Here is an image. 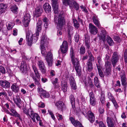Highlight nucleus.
Instances as JSON below:
<instances>
[{"instance_id":"1","label":"nucleus","mask_w":127,"mask_h":127,"mask_svg":"<svg viewBox=\"0 0 127 127\" xmlns=\"http://www.w3.org/2000/svg\"><path fill=\"white\" fill-rule=\"evenodd\" d=\"M48 39L45 36L43 35L41 37L40 46L41 53L43 56L45 57V59L49 66L52 65V54L50 52L47 53L45 48V44H48Z\"/></svg>"},{"instance_id":"2","label":"nucleus","mask_w":127,"mask_h":127,"mask_svg":"<svg viewBox=\"0 0 127 127\" xmlns=\"http://www.w3.org/2000/svg\"><path fill=\"white\" fill-rule=\"evenodd\" d=\"M32 67L34 72V74L32 72L30 74V76L32 77L34 81L36 84L39 87H40L41 85L38 79H39L40 78V75L38 70V69L36 66L33 64L32 65Z\"/></svg>"},{"instance_id":"3","label":"nucleus","mask_w":127,"mask_h":127,"mask_svg":"<svg viewBox=\"0 0 127 127\" xmlns=\"http://www.w3.org/2000/svg\"><path fill=\"white\" fill-rule=\"evenodd\" d=\"M30 34L29 33L26 34V37L27 39V44L29 46H31L32 43H35L36 42L38 38L39 34L35 33L32 35L29 38Z\"/></svg>"},{"instance_id":"4","label":"nucleus","mask_w":127,"mask_h":127,"mask_svg":"<svg viewBox=\"0 0 127 127\" xmlns=\"http://www.w3.org/2000/svg\"><path fill=\"white\" fill-rule=\"evenodd\" d=\"M57 21L58 28L59 30H61L65 22V19L63 11H61L60 13Z\"/></svg>"},{"instance_id":"5","label":"nucleus","mask_w":127,"mask_h":127,"mask_svg":"<svg viewBox=\"0 0 127 127\" xmlns=\"http://www.w3.org/2000/svg\"><path fill=\"white\" fill-rule=\"evenodd\" d=\"M81 111L83 114L88 119L91 123H93L94 122L95 120V117L93 113L91 111L89 110L88 111L85 108H82Z\"/></svg>"},{"instance_id":"6","label":"nucleus","mask_w":127,"mask_h":127,"mask_svg":"<svg viewBox=\"0 0 127 127\" xmlns=\"http://www.w3.org/2000/svg\"><path fill=\"white\" fill-rule=\"evenodd\" d=\"M120 56L116 52H114L112 55L111 62L113 67H115L119 59Z\"/></svg>"},{"instance_id":"7","label":"nucleus","mask_w":127,"mask_h":127,"mask_svg":"<svg viewBox=\"0 0 127 127\" xmlns=\"http://www.w3.org/2000/svg\"><path fill=\"white\" fill-rule=\"evenodd\" d=\"M13 100L15 103L20 108L23 106V102L21 101L19 95H17L13 97Z\"/></svg>"},{"instance_id":"8","label":"nucleus","mask_w":127,"mask_h":127,"mask_svg":"<svg viewBox=\"0 0 127 127\" xmlns=\"http://www.w3.org/2000/svg\"><path fill=\"white\" fill-rule=\"evenodd\" d=\"M31 15L29 13H26L23 17V23L25 27H27L30 21Z\"/></svg>"},{"instance_id":"9","label":"nucleus","mask_w":127,"mask_h":127,"mask_svg":"<svg viewBox=\"0 0 127 127\" xmlns=\"http://www.w3.org/2000/svg\"><path fill=\"white\" fill-rule=\"evenodd\" d=\"M74 65L75 69L78 75L81 76V70L79 60L74 62V63L72 64Z\"/></svg>"},{"instance_id":"10","label":"nucleus","mask_w":127,"mask_h":127,"mask_svg":"<svg viewBox=\"0 0 127 127\" xmlns=\"http://www.w3.org/2000/svg\"><path fill=\"white\" fill-rule=\"evenodd\" d=\"M55 105L58 110H60L62 111L65 110L66 108L64 103L61 101H58L55 103Z\"/></svg>"},{"instance_id":"11","label":"nucleus","mask_w":127,"mask_h":127,"mask_svg":"<svg viewBox=\"0 0 127 127\" xmlns=\"http://www.w3.org/2000/svg\"><path fill=\"white\" fill-rule=\"evenodd\" d=\"M60 49L61 52L63 54L65 53L68 49V44L67 42L64 41L62 45L60 46Z\"/></svg>"},{"instance_id":"12","label":"nucleus","mask_w":127,"mask_h":127,"mask_svg":"<svg viewBox=\"0 0 127 127\" xmlns=\"http://www.w3.org/2000/svg\"><path fill=\"white\" fill-rule=\"evenodd\" d=\"M89 95L90 103L92 106H94L96 104V101L93 92H91L89 93Z\"/></svg>"},{"instance_id":"13","label":"nucleus","mask_w":127,"mask_h":127,"mask_svg":"<svg viewBox=\"0 0 127 127\" xmlns=\"http://www.w3.org/2000/svg\"><path fill=\"white\" fill-rule=\"evenodd\" d=\"M38 65L39 69L42 74H44L46 72V69L44 64L42 61L38 62Z\"/></svg>"},{"instance_id":"14","label":"nucleus","mask_w":127,"mask_h":127,"mask_svg":"<svg viewBox=\"0 0 127 127\" xmlns=\"http://www.w3.org/2000/svg\"><path fill=\"white\" fill-rule=\"evenodd\" d=\"M120 77L122 85L123 86L127 85V79L126 73L124 71L122 72L121 73Z\"/></svg>"},{"instance_id":"15","label":"nucleus","mask_w":127,"mask_h":127,"mask_svg":"<svg viewBox=\"0 0 127 127\" xmlns=\"http://www.w3.org/2000/svg\"><path fill=\"white\" fill-rule=\"evenodd\" d=\"M27 65L26 62L25 61H22L20 65V69L22 71V73L24 74L26 73L28 70V69L27 68Z\"/></svg>"},{"instance_id":"16","label":"nucleus","mask_w":127,"mask_h":127,"mask_svg":"<svg viewBox=\"0 0 127 127\" xmlns=\"http://www.w3.org/2000/svg\"><path fill=\"white\" fill-rule=\"evenodd\" d=\"M89 32L93 34H96L98 30L96 27L92 24H89Z\"/></svg>"},{"instance_id":"17","label":"nucleus","mask_w":127,"mask_h":127,"mask_svg":"<svg viewBox=\"0 0 127 127\" xmlns=\"http://www.w3.org/2000/svg\"><path fill=\"white\" fill-rule=\"evenodd\" d=\"M42 12V9L41 6H37L35 9L34 14V16L36 17H38L41 15Z\"/></svg>"},{"instance_id":"18","label":"nucleus","mask_w":127,"mask_h":127,"mask_svg":"<svg viewBox=\"0 0 127 127\" xmlns=\"http://www.w3.org/2000/svg\"><path fill=\"white\" fill-rule=\"evenodd\" d=\"M0 86L5 89L7 88L10 87V83L6 80H0Z\"/></svg>"},{"instance_id":"19","label":"nucleus","mask_w":127,"mask_h":127,"mask_svg":"<svg viewBox=\"0 0 127 127\" xmlns=\"http://www.w3.org/2000/svg\"><path fill=\"white\" fill-rule=\"evenodd\" d=\"M75 52L73 48L71 47L70 50V56L71 58V61L72 64L74 63V62L79 60L77 58L75 59Z\"/></svg>"},{"instance_id":"20","label":"nucleus","mask_w":127,"mask_h":127,"mask_svg":"<svg viewBox=\"0 0 127 127\" xmlns=\"http://www.w3.org/2000/svg\"><path fill=\"white\" fill-rule=\"evenodd\" d=\"M101 33L99 36V39L102 40L104 41H105L106 32L105 30L103 28H101Z\"/></svg>"},{"instance_id":"21","label":"nucleus","mask_w":127,"mask_h":127,"mask_svg":"<svg viewBox=\"0 0 127 127\" xmlns=\"http://www.w3.org/2000/svg\"><path fill=\"white\" fill-rule=\"evenodd\" d=\"M70 83L72 88L74 90L76 89L77 87L74 79L72 76H71L70 78Z\"/></svg>"},{"instance_id":"22","label":"nucleus","mask_w":127,"mask_h":127,"mask_svg":"<svg viewBox=\"0 0 127 127\" xmlns=\"http://www.w3.org/2000/svg\"><path fill=\"white\" fill-rule=\"evenodd\" d=\"M12 91L15 93H18L19 91V87L15 83L13 84L11 87Z\"/></svg>"},{"instance_id":"23","label":"nucleus","mask_w":127,"mask_h":127,"mask_svg":"<svg viewBox=\"0 0 127 127\" xmlns=\"http://www.w3.org/2000/svg\"><path fill=\"white\" fill-rule=\"evenodd\" d=\"M43 7L46 13L50 12L51 10V6L47 3H45L43 5Z\"/></svg>"},{"instance_id":"24","label":"nucleus","mask_w":127,"mask_h":127,"mask_svg":"<svg viewBox=\"0 0 127 127\" xmlns=\"http://www.w3.org/2000/svg\"><path fill=\"white\" fill-rule=\"evenodd\" d=\"M69 119L72 124L75 127L80 125V123L77 120H75L73 117H70Z\"/></svg>"},{"instance_id":"25","label":"nucleus","mask_w":127,"mask_h":127,"mask_svg":"<svg viewBox=\"0 0 127 127\" xmlns=\"http://www.w3.org/2000/svg\"><path fill=\"white\" fill-rule=\"evenodd\" d=\"M42 24V21L40 20H38L36 24L35 33L39 34V32L41 30Z\"/></svg>"},{"instance_id":"26","label":"nucleus","mask_w":127,"mask_h":127,"mask_svg":"<svg viewBox=\"0 0 127 127\" xmlns=\"http://www.w3.org/2000/svg\"><path fill=\"white\" fill-rule=\"evenodd\" d=\"M69 99L71 104L72 105V108L75 110L76 109L75 103V100L74 96L72 94L71 95L69 96Z\"/></svg>"},{"instance_id":"27","label":"nucleus","mask_w":127,"mask_h":127,"mask_svg":"<svg viewBox=\"0 0 127 127\" xmlns=\"http://www.w3.org/2000/svg\"><path fill=\"white\" fill-rule=\"evenodd\" d=\"M30 117L33 122H35L36 121L35 118L37 120H40V117L37 114L34 113V112L33 113H32L31 115H30Z\"/></svg>"},{"instance_id":"28","label":"nucleus","mask_w":127,"mask_h":127,"mask_svg":"<svg viewBox=\"0 0 127 127\" xmlns=\"http://www.w3.org/2000/svg\"><path fill=\"white\" fill-rule=\"evenodd\" d=\"M93 20L94 23L95 25L99 28H101V26L100 23L97 17L95 16H94L93 17Z\"/></svg>"},{"instance_id":"29","label":"nucleus","mask_w":127,"mask_h":127,"mask_svg":"<svg viewBox=\"0 0 127 127\" xmlns=\"http://www.w3.org/2000/svg\"><path fill=\"white\" fill-rule=\"evenodd\" d=\"M62 89L64 92H66L67 90V86L66 82L62 81L61 83Z\"/></svg>"},{"instance_id":"30","label":"nucleus","mask_w":127,"mask_h":127,"mask_svg":"<svg viewBox=\"0 0 127 127\" xmlns=\"http://www.w3.org/2000/svg\"><path fill=\"white\" fill-rule=\"evenodd\" d=\"M71 5L72 6V7H70L71 8H72L74 7L76 10H78L79 8L78 4L73 0H71Z\"/></svg>"},{"instance_id":"31","label":"nucleus","mask_w":127,"mask_h":127,"mask_svg":"<svg viewBox=\"0 0 127 127\" xmlns=\"http://www.w3.org/2000/svg\"><path fill=\"white\" fill-rule=\"evenodd\" d=\"M7 7L6 4L4 3L0 4V14L3 13L5 11Z\"/></svg>"},{"instance_id":"32","label":"nucleus","mask_w":127,"mask_h":127,"mask_svg":"<svg viewBox=\"0 0 127 127\" xmlns=\"http://www.w3.org/2000/svg\"><path fill=\"white\" fill-rule=\"evenodd\" d=\"M54 13L55 14H58L59 12V10L58 9V4H52Z\"/></svg>"},{"instance_id":"33","label":"nucleus","mask_w":127,"mask_h":127,"mask_svg":"<svg viewBox=\"0 0 127 127\" xmlns=\"http://www.w3.org/2000/svg\"><path fill=\"white\" fill-rule=\"evenodd\" d=\"M87 64V68L88 71L89 72L91 71L93 69L92 62L88 61Z\"/></svg>"},{"instance_id":"34","label":"nucleus","mask_w":127,"mask_h":127,"mask_svg":"<svg viewBox=\"0 0 127 127\" xmlns=\"http://www.w3.org/2000/svg\"><path fill=\"white\" fill-rule=\"evenodd\" d=\"M94 81L95 85L98 88H100V84L99 83L98 78L96 77H95L94 79Z\"/></svg>"},{"instance_id":"35","label":"nucleus","mask_w":127,"mask_h":127,"mask_svg":"<svg viewBox=\"0 0 127 127\" xmlns=\"http://www.w3.org/2000/svg\"><path fill=\"white\" fill-rule=\"evenodd\" d=\"M11 11L14 13H17L18 11V7L15 5L12 6L10 8Z\"/></svg>"},{"instance_id":"36","label":"nucleus","mask_w":127,"mask_h":127,"mask_svg":"<svg viewBox=\"0 0 127 127\" xmlns=\"http://www.w3.org/2000/svg\"><path fill=\"white\" fill-rule=\"evenodd\" d=\"M107 41L110 46L113 45L114 42L112 38L109 36H108L106 38Z\"/></svg>"},{"instance_id":"37","label":"nucleus","mask_w":127,"mask_h":127,"mask_svg":"<svg viewBox=\"0 0 127 127\" xmlns=\"http://www.w3.org/2000/svg\"><path fill=\"white\" fill-rule=\"evenodd\" d=\"M62 1L64 5L65 6L69 5L70 7H72L71 5V1H70V0H62Z\"/></svg>"},{"instance_id":"38","label":"nucleus","mask_w":127,"mask_h":127,"mask_svg":"<svg viewBox=\"0 0 127 127\" xmlns=\"http://www.w3.org/2000/svg\"><path fill=\"white\" fill-rule=\"evenodd\" d=\"M96 66L98 70V73L100 77H102L104 76L103 72H102L101 70L100 69V66H99V65L98 64H96Z\"/></svg>"},{"instance_id":"39","label":"nucleus","mask_w":127,"mask_h":127,"mask_svg":"<svg viewBox=\"0 0 127 127\" xmlns=\"http://www.w3.org/2000/svg\"><path fill=\"white\" fill-rule=\"evenodd\" d=\"M73 23L74 26L76 29H78L79 28L80 25L78 21L76 19H73Z\"/></svg>"},{"instance_id":"40","label":"nucleus","mask_w":127,"mask_h":127,"mask_svg":"<svg viewBox=\"0 0 127 127\" xmlns=\"http://www.w3.org/2000/svg\"><path fill=\"white\" fill-rule=\"evenodd\" d=\"M41 95L44 97L48 98L50 96L49 93L45 91L43 92V93L41 94Z\"/></svg>"},{"instance_id":"41","label":"nucleus","mask_w":127,"mask_h":127,"mask_svg":"<svg viewBox=\"0 0 127 127\" xmlns=\"http://www.w3.org/2000/svg\"><path fill=\"white\" fill-rule=\"evenodd\" d=\"M110 68H106V70L104 72V74L106 76H108L111 74Z\"/></svg>"},{"instance_id":"42","label":"nucleus","mask_w":127,"mask_h":127,"mask_svg":"<svg viewBox=\"0 0 127 127\" xmlns=\"http://www.w3.org/2000/svg\"><path fill=\"white\" fill-rule=\"evenodd\" d=\"M86 50L84 47L81 46L80 49V53L81 54H84L85 53Z\"/></svg>"},{"instance_id":"43","label":"nucleus","mask_w":127,"mask_h":127,"mask_svg":"<svg viewBox=\"0 0 127 127\" xmlns=\"http://www.w3.org/2000/svg\"><path fill=\"white\" fill-rule=\"evenodd\" d=\"M58 79L57 78H56L52 82V83L54 85L55 87V88H57L58 86Z\"/></svg>"},{"instance_id":"44","label":"nucleus","mask_w":127,"mask_h":127,"mask_svg":"<svg viewBox=\"0 0 127 127\" xmlns=\"http://www.w3.org/2000/svg\"><path fill=\"white\" fill-rule=\"evenodd\" d=\"M14 25V24H13L12 22L9 23L8 25H7V28L8 30H10L11 29Z\"/></svg>"},{"instance_id":"45","label":"nucleus","mask_w":127,"mask_h":127,"mask_svg":"<svg viewBox=\"0 0 127 127\" xmlns=\"http://www.w3.org/2000/svg\"><path fill=\"white\" fill-rule=\"evenodd\" d=\"M67 27L68 29L67 31L68 34H70V32H72L73 30V27H72L69 25H67Z\"/></svg>"},{"instance_id":"46","label":"nucleus","mask_w":127,"mask_h":127,"mask_svg":"<svg viewBox=\"0 0 127 127\" xmlns=\"http://www.w3.org/2000/svg\"><path fill=\"white\" fill-rule=\"evenodd\" d=\"M105 65L106 68H110L111 62L110 61H107L105 62Z\"/></svg>"},{"instance_id":"47","label":"nucleus","mask_w":127,"mask_h":127,"mask_svg":"<svg viewBox=\"0 0 127 127\" xmlns=\"http://www.w3.org/2000/svg\"><path fill=\"white\" fill-rule=\"evenodd\" d=\"M10 110L11 112L13 113L12 115H11V116H13L15 117L16 115H18V113L17 112L14 110L13 108H11Z\"/></svg>"},{"instance_id":"48","label":"nucleus","mask_w":127,"mask_h":127,"mask_svg":"<svg viewBox=\"0 0 127 127\" xmlns=\"http://www.w3.org/2000/svg\"><path fill=\"white\" fill-rule=\"evenodd\" d=\"M0 71L3 74H5L6 70L4 67L2 66H0Z\"/></svg>"},{"instance_id":"49","label":"nucleus","mask_w":127,"mask_h":127,"mask_svg":"<svg viewBox=\"0 0 127 127\" xmlns=\"http://www.w3.org/2000/svg\"><path fill=\"white\" fill-rule=\"evenodd\" d=\"M37 91L39 94H41L43 93V92L45 91V90L40 87H39L37 88Z\"/></svg>"},{"instance_id":"50","label":"nucleus","mask_w":127,"mask_h":127,"mask_svg":"<svg viewBox=\"0 0 127 127\" xmlns=\"http://www.w3.org/2000/svg\"><path fill=\"white\" fill-rule=\"evenodd\" d=\"M74 39L76 42L77 43L78 42L79 39V36L78 34L76 33L75 35Z\"/></svg>"},{"instance_id":"51","label":"nucleus","mask_w":127,"mask_h":127,"mask_svg":"<svg viewBox=\"0 0 127 127\" xmlns=\"http://www.w3.org/2000/svg\"><path fill=\"white\" fill-rule=\"evenodd\" d=\"M107 122L108 124H112V121L110 117H108L107 118Z\"/></svg>"},{"instance_id":"52","label":"nucleus","mask_w":127,"mask_h":127,"mask_svg":"<svg viewBox=\"0 0 127 127\" xmlns=\"http://www.w3.org/2000/svg\"><path fill=\"white\" fill-rule=\"evenodd\" d=\"M42 20L45 23L44 24L45 26H47L48 23V19H47L45 17Z\"/></svg>"},{"instance_id":"53","label":"nucleus","mask_w":127,"mask_h":127,"mask_svg":"<svg viewBox=\"0 0 127 127\" xmlns=\"http://www.w3.org/2000/svg\"><path fill=\"white\" fill-rule=\"evenodd\" d=\"M56 115L58 118L59 120H62L63 118L62 115H60L59 113H57L56 114Z\"/></svg>"},{"instance_id":"54","label":"nucleus","mask_w":127,"mask_h":127,"mask_svg":"<svg viewBox=\"0 0 127 127\" xmlns=\"http://www.w3.org/2000/svg\"><path fill=\"white\" fill-rule=\"evenodd\" d=\"M108 97L111 100L114 98V97L113 96L112 94L110 92H108Z\"/></svg>"},{"instance_id":"55","label":"nucleus","mask_w":127,"mask_h":127,"mask_svg":"<svg viewBox=\"0 0 127 127\" xmlns=\"http://www.w3.org/2000/svg\"><path fill=\"white\" fill-rule=\"evenodd\" d=\"M33 111L31 109H28V111L27 115H29L30 117V115H31L32 113H33Z\"/></svg>"},{"instance_id":"56","label":"nucleus","mask_w":127,"mask_h":127,"mask_svg":"<svg viewBox=\"0 0 127 127\" xmlns=\"http://www.w3.org/2000/svg\"><path fill=\"white\" fill-rule=\"evenodd\" d=\"M113 103L114 106L116 107H117L118 105L116 100H115V98L111 100Z\"/></svg>"},{"instance_id":"57","label":"nucleus","mask_w":127,"mask_h":127,"mask_svg":"<svg viewBox=\"0 0 127 127\" xmlns=\"http://www.w3.org/2000/svg\"><path fill=\"white\" fill-rule=\"evenodd\" d=\"M97 62L99 64H97L98 65H99V66H100V64L101 63V58L100 56H98L97 57Z\"/></svg>"},{"instance_id":"58","label":"nucleus","mask_w":127,"mask_h":127,"mask_svg":"<svg viewBox=\"0 0 127 127\" xmlns=\"http://www.w3.org/2000/svg\"><path fill=\"white\" fill-rule=\"evenodd\" d=\"M99 127H106L105 125L102 121H100L99 122Z\"/></svg>"},{"instance_id":"59","label":"nucleus","mask_w":127,"mask_h":127,"mask_svg":"<svg viewBox=\"0 0 127 127\" xmlns=\"http://www.w3.org/2000/svg\"><path fill=\"white\" fill-rule=\"evenodd\" d=\"M99 111L101 114H103L104 112V110L103 108L102 107H100L99 109Z\"/></svg>"},{"instance_id":"60","label":"nucleus","mask_w":127,"mask_h":127,"mask_svg":"<svg viewBox=\"0 0 127 127\" xmlns=\"http://www.w3.org/2000/svg\"><path fill=\"white\" fill-rule=\"evenodd\" d=\"M85 45L88 49V50H89V49L91 48L90 47V46L89 44V43L88 42V41H86L85 42Z\"/></svg>"},{"instance_id":"61","label":"nucleus","mask_w":127,"mask_h":127,"mask_svg":"<svg viewBox=\"0 0 127 127\" xmlns=\"http://www.w3.org/2000/svg\"><path fill=\"white\" fill-rule=\"evenodd\" d=\"M114 40L118 42H120L121 41L120 38L118 36H116L114 37Z\"/></svg>"},{"instance_id":"62","label":"nucleus","mask_w":127,"mask_h":127,"mask_svg":"<svg viewBox=\"0 0 127 127\" xmlns=\"http://www.w3.org/2000/svg\"><path fill=\"white\" fill-rule=\"evenodd\" d=\"M90 58L89 59L88 61V62H94V57L93 56L89 57Z\"/></svg>"},{"instance_id":"63","label":"nucleus","mask_w":127,"mask_h":127,"mask_svg":"<svg viewBox=\"0 0 127 127\" xmlns=\"http://www.w3.org/2000/svg\"><path fill=\"white\" fill-rule=\"evenodd\" d=\"M80 8L83 11H84L86 12H88L87 10L84 7L83 5L80 6Z\"/></svg>"},{"instance_id":"64","label":"nucleus","mask_w":127,"mask_h":127,"mask_svg":"<svg viewBox=\"0 0 127 127\" xmlns=\"http://www.w3.org/2000/svg\"><path fill=\"white\" fill-rule=\"evenodd\" d=\"M58 0H52V4H58Z\"/></svg>"}]
</instances>
